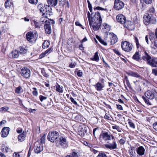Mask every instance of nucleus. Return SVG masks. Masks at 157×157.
<instances>
[{"instance_id":"obj_56","label":"nucleus","mask_w":157,"mask_h":157,"mask_svg":"<svg viewBox=\"0 0 157 157\" xmlns=\"http://www.w3.org/2000/svg\"><path fill=\"white\" fill-rule=\"evenodd\" d=\"M70 100L74 104H75V105H77V103L76 101L74 100V99L72 98V97H71L70 98Z\"/></svg>"},{"instance_id":"obj_3","label":"nucleus","mask_w":157,"mask_h":157,"mask_svg":"<svg viewBox=\"0 0 157 157\" xmlns=\"http://www.w3.org/2000/svg\"><path fill=\"white\" fill-rule=\"evenodd\" d=\"M56 144L59 145L63 148H66L67 147L68 142L67 140V137L64 136H61L57 140Z\"/></svg>"},{"instance_id":"obj_6","label":"nucleus","mask_w":157,"mask_h":157,"mask_svg":"<svg viewBox=\"0 0 157 157\" xmlns=\"http://www.w3.org/2000/svg\"><path fill=\"white\" fill-rule=\"evenodd\" d=\"M100 136L105 141L114 140V137L111 133L105 131H102Z\"/></svg>"},{"instance_id":"obj_14","label":"nucleus","mask_w":157,"mask_h":157,"mask_svg":"<svg viewBox=\"0 0 157 157\" xmlns=\"http://www.w3.org/2000/svg\"><path fill=\"white\" fill-rule=\"evenodd\" d=\"M10 131V128L8 127H4L1 132V135L2 137H6L8 135Z\"/></svg>"},{"instance_id":"obj_20","label":"nucleus","mask_w":157,"mask_h":157,"mask_svg":"<svg viewBox=\"0 0 157 157\" xmlns=\"http://www.w3.org/2000/svg\"><path fill=\"white\" fill-rule=\"evenodd\" d=\"M136 151L138 155L139 156H141L144 155L145 150L143 146H140L137 148Z\"/></svg>"},{"instance_id":"obj_17","label":"nucleus","mask_w":157,"mask_h":157,"mask_svg":"<svg viewBox=\"0 0 157 157\" xmlns=\"http://www.w3.org/2000/svg\"><path fill=\"white\" fill-rule=\"evenodd\" d=\"M117 144L115 141H113L112 143L105 145V147L107 148L110 149H115L117 148Z\"/></svg>"},{"instance_id":"obj_18","label":"nucleus","mask_w":157,"mask_h":157,"mask_svg":"<svg viewBox=\"0 0 157 157\" xmlns=\"http://www.w3.org/2000/svg\"><path fill=\"white\" fill-rule=\"evenodd\" d=\"M125 18L124 16L122 14L118 15L116 17L117 21L121 24H124L126 22Z\"/></svg>"},{"instance_id":"obj_40","label":"nucleus","mask_w":157,"mask_h":157,"mask_svg":"<svg viewBox=\"0 0 157 157\" xmlns=\"http://www.w3.org/2000/svg\"><path fill=\"white\" fill-rule=\"evenodd\" d=\"M96 157H107L106 154L104 152H100Z\"/></svg>"},{"instance_id":"obj_41","label":"nucleus","mask_w":157,"mask_h":157,"mask_svg":"<svg viewBox=\"0 0 157 157\" xmlns=\"http://www.w3.org/2000/svg\"><path fill=\"white\" fill-rule=\"evenodd\" d=\"M71 156L72 157H79L80 155L78 152H76L74 150H73Z\"/></svg>"},{"instance_id":"obj_47","label":"nucleus","mask_w":157,"mask_h":157,"mask_svg":"<svg viewBox=\"0 0 157 157\" xmlns=\"http://www.w3.org/2000/svg\"><path fill=\"white\" fill-rule=\"evenodd\" d=\"M33 89L34 90H33V92L32 93L33 95L37 96L38 95V92L36 90V88H33Z\"/></svg>"},{"instance_id":"obj_29","label":"nucleus","mask_w":157,"mask_h":157,"mask_svg":"<svg viewBox=\"0 0 157 157\" xmlns=\"http://www.w3.org/2000/svg\"><path fill=\"white\" fill-rule=\"evenodd\" d=\"M48 5L52 6H55L57 4V0H47Z\"/></svg>"},{"instance_id":"obj_45","label":"nucleus","mask_w":157,"mask_h":157,"mask_svg":"<svg viewBox=\"0 0 157 157\" xmlns=\"http://www.w3.org/2000/svg\"><path fill=\"white\" fill-rule=\"evenodd\" d=\"M44 6H43L42 7H41V9L40 8V10H45L47 9H49L50 7L49 5H44Z\"/></svg>"},{"instance_id":"obj_28","label":"nucleus","mask_w":157,"mask_h":157,"mask_svg":"<svg viewBox=\"0 0 157 157\" xmlns=\"http://www.w3.org/2000/svg\"><path fill=\"white\" fill-rule=\"evenodd\" d=\"M132 59L136 61H139L140 59V55L139 52H136L133 55Z\"/></svg>"},{"instance_id":"obj_44","label":"nucleus","mask_w":157,"mask_h":157,"mask_svg":"<svg viewBox=\"0 0 157 157\" xmlns=\"http://www.w3.org/2000/svg\"><path fill=\"white\" fill-rule=\"evenodd\" d=\"M29 2L31 4H36L38 2V0H28Z\"/></svg>"},{"instance_id":"obj_31","label":"nucleus","mask_w":157,"mask_h":157,"mask_svg":"<svg viewBox=\"0 0 157 157\" xmlns=\"http://www.w3.org/2000/svg\"><path fill=\"white\" fill-rule=\"evenodd\" d=\"M12 2L10 0H6L5 3L6 8L9 9L12 6Z\"/></svg>"},{"instance_id":"obj_16","label":"nucleus","mask_w":157,"mask_h":157,"mask_svg":"<svg viewBox=\"0 0 157 157\" xmlns=\"http://www.w3.org/2000/svg\"><path fill=\"white\" fill-rule=\"evenodd\" d=\"M50 22H46V24H45L44 26L46 33L48 34H50L52 32Z\"/></svg>"},{"instance_id":"obj_39","label":"nucleus","mask_w":157,"mask_h":157,"mask_svg":"<svg viewBox=\"0 0 157 157\" xmlns=\"http://www.w3.org/2000/svg\"><path fill=\"white\" fill-rule=\"evenodd\" d=\"M142 98L144 101L145 103L147 104L148 105H152V104L151 102H150L149 100L148 99V98H145V97L144 96H143L142 97Z\"/></svg>"},{"instance_id":"obj_48","label":"nucleus","mask_w":157,"mask_h":157,"mask_svg":"<svg viewBox=\"0 0 157 157\" xmlns=\"http://www.w3.org/2000/svg\"><path fill=\"white\" fill-rule=\"evenodd\" d=\"M76 63L75 62L71 63L69 65V67L71 68H74L76 66Z\"/></svg>"},{"instance_id":"obj_5","label":"nucleus","mask_w":157,"mask_h":157,"mask_svg":"<svg viewBox=\"0 0 157 157\" xmlns=\"http://www.w3.org/2000/svg\"><path fill=\"white\" fill-rule=\"evenodd\" d=\"M145 94L147 98L153 99L155 97H157V88L148 90L145 92Z\"/></svg>"},{"instance_id":"obj_32","label":"nucleus","mask_w":157,"mask_h":157,"mask_svg":"<svg viewBox=\"0 0 157 157\" xmlns=\"http://www.w3.org/2000/svg\"><path fill=\"white\" fill-rule=\"evenodd\" d=\"M91 59L92 60L95 61L97 62H98L99 61V58L98 55V52H96L95 53L94 58H91Z\"/></svg>"},{"instance_id":"obj_60","label":"nucleus","mask_w":157,"mask_h":157,"mask_svg":"<svg viewBox=\"0 0 157 157\" xmlns=\"http://www.w3.org/2000/svg\"><path fill=\"white\" fill-rule=\"evenodd\" d=\"M1 109L2 110L4 111H6L9 108L7 107H4L1 108Z\"/></svg>"},{"instance_id":"obj_33","label":"nucleus","mask_w":157,"mask_h":157,"mask_svg":"<svg viewBox=\"0 0 157 157\" xmlns=\"http://www.w3.org/2000/svg\"><path fill=\"white\" fill-rule=\"evenodd\" d=\"M12 57L13 58H17L18 57L19 54L18 52L16 50L13 51L12 52Z\"/></svg>"},{"instance_id":"obj_36","label":"nucleus","mask_w":157,"mask_h":157,"mask_svg":"<svg viewBox=\"0 0 157 157\" xmlns=\"http://www.w3.org/2000/svg\"><path fill=\"white\" fill-rule=\"evenodd\" d=\"M134 39L136 43L137 48H141V46L139 43L138 39L135 36L134 37Z\"/></svg>"},{"instance_id":"obj_46","label":"nucleus","mask_w":157,"mask_h":157,"mask_svg":"<svg viewBox=\"0 0 157 157\" xmlns=\"http://www.w3.org/2000/svg\"><path fill=\"white\" fill-rule=\"evenodd\" d=\"M103 26L104 27L105 29H106L107 31H109L110 30V27L107 24L105 23L104 24Z\"/></svg>"},{"instance_id":"obj_63","label":"nucleus","mask_w":157,"mask_h":157,"mask_svg":"<svg viewBox=\"0 0 157 157\" xmlns=\"http://www.w3.org/2000/svg\"><path fill=\"white\" fill-rule=\"evenodd\" d=\"M90 150L91 151L93 152L94 154H96L98 152V151L93 148H91Z\"/></svg>"},{"instance_id":"obj_30","label":"nucleus","mask_w":157,"mask_h":157,"mask_svg":"<svg viewBox=\"0 0 157 157\" xmlns=\"http://www.w3.org/2000/svg\"><path fill=\"white\" fill-rule=\"evenodd\" d=\"M56 91L60 93H62L63 92V87L61 86L60 85L57 84L55 86Z\"/></svg>"},{"instance_id":"obj_62","label":"nucleus","mask_w":157,"mask_h":157,"mask_svg":"<svg viewBox=\"0 0 157 157\" xmlns=\"http://www.w3.org/2000/svg\"><path fill=\"white\" fill-rule=\"evenodd\" d=\"M117 108L120 110H123V109L122 106L120 105H117Z\"/></svg>"},{"instance_id":"obj_15","label":"nucleus","mask_w":157,"mask_h":157,"mask_svg":"<svg viewBox=\"0 0 157 157\" xmlns=\"http://www.w3.org/2000/svg\"><path fill=\"white\" fill-rule=\"evenodd\" d=\"M143 22L144 24L147 25L149 24L153 23L151 22V18L149 14L144 15L143 17Z\"/></svg>"},{"instance_id":"obj_61","label":"nucleus","mask_w":157,"mask_h":157,"mask_svg":"<svg viewBox=\"0 0 157 157\" xmlns=\"http://www.w3.org/2000/svg\"><path fill=\"white\" fill-rule=\"evenodd\" d=\"M153 127L157 131V122L153 124Z\"/></svg>"},{"instance_id":"obj_23","label":"nucleus","mask_w":157,"mask_h":157,"mask_svg":"<svg viewBox=\"0 0 157 157\" xmlns=\"http://www.w3.org/2000/svg\"><path fill=\"white\" fill-rule=\"evenodd\" d=\"M27 132L25 131H22V129H20V142L23 141L26 139Z\"/></svg>"},{"instance_id":"obj_51","label":"nucleus","mask_w":157,"mask_h":157,"mask_svg":"<svg viewBox=\"0 0 157 157\" xmlns=\"http://www.w3.org/2000/svg\"><path fill=\"white\" fill-rule=\"evenodd\" d=\"M113 51L115 53H116V54H117V55L119 56H120L121 55V54L119 52V51L118 50H117L116 49H113Z\"/></svg>"},{"instance_id":"obj_52","label":"nucleus","mask_w":157,"mask_h":157,"mask_svg":"<svg viewBox=\"0 0 157 157\" xmlns=\"http://www.w3.org/2000/svg\"><path fill=\"white\" fill-rule=\"evenodd\" d=\"M94 10H106L99 6L94 7Z\"/></svg>"},{"instance_id":"obj_37","label":"nucleus","mask_w":157,"mask_h":157,"mask_svg":"<svg viewBox=\"0 0 157 157\" xmlns=\"http://www.w3.org/2000/svg\"><path fill=\"white\" fill-rule=\"evenodd\" d=\"M50 45L49 42L48 41H45L42 45V48H48Z\"/></svg>"},{"instance_id":"obj_24","label":"nucleus","mask_w":157,"mask_h":157,"mask_svg":"<svg viewBox=\"0 0 157 157\" xmlns=\"http://www.w3.org/2000/svg\"><path fill=\"white\" fill-rule=\"evenodd\" d=\"M40 22H42V23H44L46 24V22H49L51 21V23L52 24H55V21H54L53 20H51L49 19H47V18H46L45 17H42L40 19Z\"/></svg>"},{"instance_id":"obj_34","label":"nucleus","mask_w":157,"mask_h":157,"mask_svg":"<svg viewBox=\"0 0 157 157\" xmlns=\"http://www.w3.org/2000/svg\"><path fill=\"white\" fill-rule=\"evenodd\" d=\"M27 51V49L23 47H20V54L25 56L26 54Z\"/></svg>"},{"instance_id":"obj_38","label":"nucleus","mask_w":157,"mask_h":157,"mask_svg":"<svg viewBox=\"0 0 157 157\" xmlns=\"http://www.w3.org/2000/svg\"><path fill=\"white\" fill-rule=\"evenodd\" d=\"M113 125L112 126V128L114 129H116L119 132H121V128L118 126L116 124H113Z\"/></svg>"},{"instance_id":"obj_42","label":"nucleus","mask_w":157,"mask_h":157,"mask_svg":"<svg viewBox=\"0 0 157 157\" xmlns=\"http://www.w3.org/2000/svg\"><path fill=\"white\" fill-rule=\"evenodd\" d=\"M32 24L33 25H34L35 27L36 28L39 27V23L34 20L32 21Z\"/></svg>"},{"instance_id":"obj_27","label":"nucleus","mask_w":157,"mask_h":157,"mask_svg":"<svg viewBox=\"0 0 157 157\" xmlns=\"http://www.w3.org/2000/svg\"><path fill=\"white\" fill-rule=\"evenodd\" d=\"M151 58V57L147 52H145L144 55L143 56L142 58L144 61H146L147 63Z\"/></svg>"},{"instance_id":"obj_13","label":"nucleus","mask_w":157,"mask_h":157,"mask_svg":"<svg viewBox=\"0 0 157 157\" xmlns=\"http://www.w3.org/2000/svg\"><path fill=\"white\" fill-rule=\"evenodd\" d=\"M26 38L27 40L30 42H32L33 41H35L36 40L34 34L33 32H28L26 34Z\"/></svg>"},{"instance_id":"obj_43","label":"nucleus","mask_w":157,"mask_h":157,"mask_svg":"<svg viewBox=\"0 0 157 157\" xmlns=\"http://www.w3.org/2000/svg\"><path fill=\"white\" fill-rule=\"evenodd\" d=\"M126 142V139L125 138H123L119 140V142L121 144L123 145Z\"/></svg>"},{"instance_id":"obj_50","label":"nucleus","mask_w":157,"mask_h":157,"mask_svg":"<svg viewBox=\"0 0 157 157\" xmlns=\"http://www.w3.org/2000/svg\"><path fill=\"white\" fill-rule=\"evenodd\" d=\"M39 98L41 101H42L46 99L47 97H44L42 95H40L39 96Z\"/></svg>"},{"instance_id":"obj_4","label":"nucleus","mask_w":157,"mask_h":157,"mask_svg":"<svg viewBox=\"0 0 157 157\" xmlns=\"http://www.w3.org/2000/svg\"><path fill=\"white\" fill-rule=\"evenodd\" d=\"M122 49L126 52H129L132 51L133 46L132 44L127 41H122L121 44Z\"/></svg>"},{"instance_id":"obj_55","label":"nucleus","mask_w":157,"mask_h":157,"mask_svg":"<svg viewBox=\"0 0 157 157\" xmlns=\"http://www.w3.org/2000/svg\"><path fill=\"white\" fill-rule=\"evenodd\" d=\"M87 2L88 4V7L89 10H92V6L89 0H87Z\"/></svg>"},{"instance_id":"obj_21","label":"nucleus","mask_w":157,"mask_h":157,"mask_svg":"<svg viewBox=\"0 0 157 157\" xmlns=\"http://www.w3.org/2000/svg\"><path fill=\"white\" fill-rule=\"evenodd\" d=\"M129 154L131 157H137V155L136 152L134 147H131L128 150Z\"/></svg>"},{"instance_id":"obj_19","label":"nucleus","mask_w":157,"mask_h":157,"mask_svg":"<svg viewBox=\"0 0 157 157\" xmlns=\"http://www.w3.org/2000/svg\"><path fill=\"white\" fill-rule=\"evenodd\" d=\"M40 12L42 16L48 18L52 14L51 10H40Z\"/></svg>"},{"instance_id":"obj_59","label":"nucleus","mask_w":157,"mask_h":157,"mask_svg":"<svg viewBox=\"0 0 157 157\" xmlns=\"http://www.w3.org/2000/svg\"><path fill=\"white\" fill-rule=\"evenodd\" d=\"M145 3L147 4L151 3L152 2V0H143Z\"/></svg>"},{"instance_id":"obj_2","label":"nucleus","mask_w":157,"mask_h":157,"mask_svg":"<svg viewBox=\"0 0 157 157\" xmlns=\"http://www.w3.org/2000/svg\"><path fill=\"white\" fill-rule=\"evenodd\" d=\"M59 136V132L53 131L49 132L47 136L48 140L52 143L56 142Z\"/></svg>"},{"instance_id":"obj_8","label":"nucleus","mask_w":157,"mask_h":157,"mask_svg":"<svg viewBox=\"0 0 157 157\" xmlns=\"http://www.w3.org/2000/svg\"><path fill=\"white\" fill-rule=\"evenodd\" d=\"M20 73L24 78H28L30 76V71L29 69L25 67L21 69Z\"/></svg>"},{"instance_id":"obj_26","label":"nucleus","mask_w":157,"mask_h":157,"mask_svg":"<svg viewBox=\"0 0 157 157\" xmlns=\"http://www.w3.org/2000/svg\"><path fill=\"white\" fill-rule=\"evenodd\" d=\"M52 51V49L51 48H49L46 50L45 51L42 53L39 56V58L40 59L42 58L45 56H47Z\"/></svg>"},{"instance_id":"obj_1","label":"nucleus","mask_w":157,"mask_h":157,"mask_svg":"<svg viewBox=\"0 0 157 157\" xmlns=\"http://www.w3.org/2000/svg\"><path fill=\"white\" fill-rule=\"evenodd\" d=\"M87 13L89 23L94 30L99 29L102 22V19L98 12H94V10H90Z\"/></svg>"},{"instance_id":"obj_9","label":"nucleus","mask_w":157,"mask_h":157,"mask_svg":"<svg viewBox=\"0 0 157 157\" xmlns=\"http://www.w3.org/2000/svg\"><path fill=\"white\" fill-rule=\"evenodd\" d=\"M34 149L36 153H39L43 150L42 145L39 142H36L35 144Z\"/></svg>"},{"instance_id":"obj_10","label":"nucleus","mask_w":157,"mask_h":157,"mask_svg":"<svg viewBox=\"0 0 157 157\" xmlns=\"http://www.w3.org/2000/svg\"><path fill=\"white\" fill-rule=\"evenodd\" d=\"M124 6V3L119 0H115L114 7L116 10H120Z\"/></svg>"},{"instance_id":"obj_58","label":"nucleus","mask_w":157,"mask_h":157,"mask_svg":"<svg viewBox=\"0 0 157 157\" xmlns=\"http://www.w3.org/2000/svg\"><path fill=\"white\" fill-rule=\"evenodd\" d=\"M152 73L154 74L155 75H157V68L153 69Z\"/></svg>"},{"instance_id":"obj_35","label":"nucleus","mask_w":157,"mask_h":157,"mask_svg":"<svg viewBox=\"0 0 157 157\" xmlns=\"http://www.w3.org/2000/svg\"><path fill=\"white\" fill-rule=\"evenodd\" d=\"M96 37L98 39V40H99V41L102 44L104 45H107V44H109L108 43V39L107 40V41L106 42H105L103 40L101 39V38L99 37L98 36H96Z\"/></svg>"},{"instance_id":"obj_12","label":"nucleus","mask_w":157,"mask_h":157,"mask_svg":"<svg viewBox=\"0 0 157 157\" xmlns=\"http://www.w3.org/2000/svg\"><path fill=\"white\" fill-rule=\"evenodd\" d=\"M126 73L128 75L136 78L138 79H144V78L137 72L132 71H129L127 72Z\"/></svg>"},{"instance_id":"obj_22","label":"nucleus","mask_w":157,"mask_h":157,"mask_svg":"<svg viewBox=\"0 0 157 157\" xmlns=\"http://www.w3.org/2000/svg\"><path fill=\"white\" fill-rule=\"evenodd\" d=\"M147 63L152 67H156L157 66V61L155 59L151 58Z\"/></svg>"},{"instance_id":"obj_11","label":"nucleus","mask_w":157,"mask_h":157,"mask_svg":"<svg viewBox=\"0 0 157 157\" xmlns=\"http://www.w3.org/2000/svg\"><path fill=\"white\" fill-rule=\"evenodd\" d=\"M124 26L129 30H132L135 28L133 22L130 21H126L124 24Z\"/></svg>"},{"instance_id":"obj_49","label":"nucleus","mask_w":157,"mask_h":157,"mask_svg":"<svg viewBox=\"0 0 157 157\" xmlns=\"http://www.w3.org/2000/svg\"><path fill=\"white\" fill-rule=\"evenodd\" d=\"M45 136L44 135L41 136V138L39 141L40 143H43L44 142Z\"/></svg>"},{"instance_id":"obj_54","label":"nucleus","mask_w":157,"mask_h":157,"mask_svg":"<svg viewBox=\"0 0 157 157\" xmlns=\"http://www.w3.org/2000/svg\"><path fill=\"white\" fill-rule=\"evenodd\" d=\"M77 75L78 77H81L82 75V73L81 70H79L77 72Z\"/></svg>"},{"instance_id":"obj_53","label":"nucleus","mask_w":157,"mask_h":157,"mask_svg":"<svg viewBox=\"0 0 157 157\" xmlns=\"http://www.w3.org/2000/svg\"><path fill=\"white\" fill-rule=\"evenodd\" d=\"M9 148L8 147L6 146L5 148H3L2 151L4 152H7L9 150Z\"/></svg>"},{"instance_id":"obj_57","label":"nucleus","mask_w":157,"mask_h":157,"mask_svg":"<svg viewBox=\"0 0 157 157\" xmlns=\"http://www.w3.org/2000/svg\"><path fill=\"white\" fill-rule=\"evenodd\" d=\"M128 124L130 127L133 128H135V126L133 123L132 122H129Z\"/></svg>"},{"instance_id":"obj_7","label":"nucleus","mask_w":157,"mask_h":157,"mask_svg":"<svg viewBox=\"0 0 157 157\" xmlns=\"http://www.w3.org/2000/svg\"><path fill=\"white\" fill-rule=\"evenodd\" d=\"M109 38L108 37V43L110 45L115 44L117 41V38L116 35L113 33H110L109 35Z\"/></svg>"},{"instance_id":"obj_25","label":"nucleus","mask_w":157,"mask_h":157,"mask_svg":"<svg viewBox=\"0 0 157 157\" xmlns=\"http://www.w3.org/2000/svg\"><path fill=\"white\" fill-rule=\"evenodd\" d=\"M96 89L98 91H101L103 88L104 87L103 85L100 83V82H98L96 84L94 85Z\"/></svg>"},{"instance_id":"obj_64","label":"nucleus","mask_w":157,"mask_h":157,"mask_svg":"<svg viewBox=\"0 0 157 157\" xmlns=\"http://www.w3.org/2000/svg\"><path fill=\"white\" fill-rule=\"evenodd\" d=\"M104 117L105 119H108V120H110V117L109 115L107 114H105V116Z\"/></svg>"}]
</instances>
